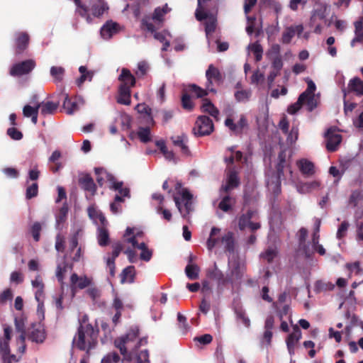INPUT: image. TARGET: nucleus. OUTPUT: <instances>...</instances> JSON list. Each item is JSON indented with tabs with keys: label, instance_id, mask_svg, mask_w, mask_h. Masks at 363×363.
Listing matches in <instances>:
<instances>
[{
	"label": "nucleus",
	"instance_id": "35",
	"mask_svg": "<svg viewBox=\"0 0 363 363\" xmlns=\"http://www.w3.org/2000/svg\"><path fill=\"white\" fill-rule=\"evenodd\" d=\"M200 268L196 264H188L185 268V273L191 280H196L199 278Z\"/></svg>",
	"mask_w": 363,
	"mask_h": 363
},
{
	"label": "nucleus",
	"instance_id": "16",
	"mask_svg": "<svg viewBox=\"0 0 363 363\" xmlns=\"http://www.w3.org/2000/svg\"><path fill=\"white\" fill-rule=\"evenodd\" d=\"M206 275L210 279L216 280L218 286H225L230 281V279H228V276L225 277L223 273L218 269L216 264L213 269L207 270Z\"/></svg>",
	"mask_w": 363,
	"mask_h": 363
},
{
	"label": "nucleus",
	"instance_id": "18",
	"mask_svg": "<svg viewBox=\"0 0 363 363\" xmlns=\"http://www.w3.org/2000/svg\"><path fill=\"white\" fill-rule=\"evenodd\" d=\"M245 272V266L241 265L238 262L234 263L230 274L228 275V279H230L229 284L240 283Z\"/></svg>",
	"mask_w": 363,
	"mask_h": 363
},
{
	"label": "nucleus",
	"instance_id": "8",
	"mask_svg": "<svg viewBox=\"0 0 363 363\" xmlns=\"http://www.w3.org/2000/svg\"><path fill=\"white\" fill-rule=\"evenodd\" d=\"M35 61L33 59L26 60L13 64L9 70L12 77H21L30 73L35 67Z\"/></svg>",
	"mask_w": 363,
	"mask_h": 363
},
{
	"label": "nucleus",
	"instance_id": "17",
	"mask_svg": "<svg viewBox=\"0 0 363 363\" xmlns=\"http://www.w3.org/2000/svg\"><path fill=\"white\" fill-rule=\"evenodd\" d=\"M173 145L180 149L181 153L186 157L191 155V151L188 146V137L182 134L171 138Z\"/></svg>",
	"mask_w": 363,
	"mask_h": 363
},
{
	"label": "nucleus",
	"instance_id": "12",
	"mask_svg": "<svg viewBox=\"0 0 363 363\" xmlns=\"http://www.w3.org/2000/svg\"><path fill=\"white\" fill-rule=\"evenodd\" d=\"M30 37L26 32H18L15 35L14 53L18 56L27 50L29 45Z\"/></svg>",
	"mask_w": 363,
	"mask_h": 363
},
{
	"label": "nucleus",
	"instance_id": "28",
	"mask_svg": "<svg viewBox=\"0 0 363 363\" xmlns=\"http://www.w3.org/2000/svg\"><path fill=\"white\" fill-rule=\"evenodd\" d=\"M348 89L350 91L354 92L357 95L363 96V81L358 77L352 79L349 82Z\"/></svg>",
	"mask_w": 363,
	"mask_h": 363
},
{
	"label": "nucleus",
	"instance_id": "23",
	"mask_svg": "<svg viewBox=\"0 0 363 363\" xmlns=\"http://www.w3.org/2000/svg\"><path fill=\"white\" fill-rule=\"evenodd\" d=\"M118 24L111 21H107L101 29V34L104 38H110L118 29Z\"/></svg>",
	"mask_w": 363,
	"mask_h": 363
},
{
	"label": "nucleus",
	"instance_id": "30",
	"mask_svg": "<svg viewBox=\"0 0 363 363\" xmlns=\"http://www.w3.org/2000/svg\"><path fill=\"white\" fill-rule=\"evenodd\" d=\"M109 7L106 1L98 2L91 6V14L93 16L100 18L108 10Z\"/></svg>",
	"mask_w": 363,
	"mask_h": 363
},
{
	"label": "nucleus",
	"instance_id": "26",
	"mask_svg": "<svg viewBox=\"0 0 363 363\" xmlns=\"http://www.w3.org/2000/svg\"><path fill=\"white\" fill-rule=\"evenodd\" d=\"M130 94V89L118 86L117 102L120 104L129 105L131 102Z\"/></svg>",
	"mask_w": 363,
	"mask_h": 363
},
{
	"label": "nucleus",
	"instance_id": "10",
	"mask_svg": "<svg viewBox=\"0 0 363 363\" xmlns=\"http://www.w3.org/2000/svg\"><path fill=\"white\" fill-rule=\"evenodd\" d=\"M139 335V328L137 326L130 328L127 334L115 340V345L119 349L122 354L127 352L126 345L130 342H134Z\"/></svg>",
	"mask_w": 363,
	"mask_h": 363
},
{
	"label": "nucleus",
	"instance_id": "64",
	"mask_svg": "<svg viewBox=\"0 0 363 363\" xmlns=\"http://www.w3.org/2000/svg\"><path fill=\"white\" fill-rule=\"evenodd\" d=\"M216 28V21L214 18L210 19L205 24V31L206 34L213 33Z\"/></svg>",
	"mask_w": 363,
	"mask_h": 363
},
{
	"label": "nucleus",
	"instance_id": "2",
	"mask_svg": "<svg viewBox=\"0 0 363 363\" xmlns=\"http://www.w3.org/2000/svg\"><path fill=\"white\" fill-rule=\"evenodd\" d=\"M98 335L99 330L94 329L91 324L80 325L72 343L79 350L88 352L97 344Z\"/></svg>",
	"mask_w": 363,
	"mask_h": 363
},
{
	"label": "nucleus",
	"instance_id": "54",
	"mask_svg": "<svg viewBox=\"0 0 363 363\" xmlns=\"http://www.w3.org/2000/svg\"><path fill=\"white\" fill-rule=\"evenodd\" d=\"M113 252L111 256L108 257L107 259L116 261V259L119 256L123 250V245L120 242H117L113 245Z\"/></svg>",
	"mask_w": 363,
	"mask_h": 363
},
{
	"label": "nucleus",
	"instance_id": "41",
	"mask_svg": "<svg viewBox=\"0 0 363 363\" xmlns=\"http://www.w3.org/2000/svg\"><path fill=\"white\" fill-rule=\"evenodd\" d=\"M89 7L86 4L75 9V13L79 14L81 17L84 18L88 23H92V18L89 14Z\"/></svg>",
	"mask_w": 363,
	"mask_h": 363
},
{
	"label": "nucleus",
	"instance_id": "46",
	"mask_svg": "<svg viewBox=\"0 0 363 363\" xmlns=\"http://www.w3.org/2000/svg\"><path fill=\"white\" fill-rule=\"evenodd\" d=\"M38 194V184L37 182L33 183L31 185L27 186L26 191V198L31 199Z\"/></svg>",
	"mask_w": 363,
	"mask_h": 363
},
{
	"label": "nucleus",
	"instance_id": "24",
	"mask_svg": "<svg viewBox=\"0 0 363 363\" xmlns=\"http://www.w3.org/2000/svg\"><path fill=\"white\" fill-rule=\"evenodd\" d=\"M221 242L224 245L225 250L233 253L235 250V240L233 233L228 232L220 239Z\"/></svg>",
	"mask_w": 363,
	"mask_h": 363
},
{
	"label": "nucleus",
	"instance_id": "47",
	"mask_svg": "<svg viewBox=\"0 0 363 363\" xmlns=\"http://www.w3.org/2000/svg\"><path fill=\"white\" fill-rule=\"evenodd\" d=\"M68 206L67 203H64L63 206L60 208L59 213L56 216V222L57 225L65 221L67 213H68Z\"/></svg>",
	"mask_w": 363,
	"mask_h": 363
},
{
	"label": "nucleus",
	"instance_id": "40",
	"mask_svg": "<svg viewBox=\"0 0 363 363\" xmlns=\"http://www.w3.org/2000/svg\"><path fill=\"white\" fill-rule=\"evenodd\" d=\"M138 136L142 143H147L151 140L150 129L148 127H140L138 131Z\"/></svg>",
	"mask_w": 363,
	"mask_h": 363
},
{
	"label": "nucleus",
	"instance_id": "49",
	"mask_svg": "<svg viewBox=\"0 0 363 363\" xmlns=\"http://www.w3.org/2000/svg\"><path fill=\"white\" fill-rule=\"evenodd\" d=\"M182 106L184 109L187 111H191L193 109L194 104L191 101L190 95L188 93H183L182 96Z\"/></svg>",
	"mask_w": 363,
	"mask_h": 363
},
{
	"label": "nucleus",
	"instance_id": "48",
	"mask_svg": "<svg viewBox=\"0 0 363 363\" xmlns=\"http://www.w3.org/2000/svg\"><path fill=\"white\" fill-rule=\"evenodd\" d=\"M250 49L255 55L256 62H259L262 58V47L260 44L255 43L250 45Z\"/></svg>",
	"mask_w": 363,
	"mask_h": 363
},
{
	"label": "nucleus",
	"instance_id": "14",
	"mask_svg": "<svg viewBox=\"0 0 363 363\" xmlns=\"http://www.w3.org/2000/svg\"><path fill=\"white\" fill-rule=\"evenodd\" d=\"M121 82L119 86L131 89L135 85L136 79L135 76L127 68H123L118 78Z\"/></svg>",
	"mask_w": 363,
	"mask_h": 363
},
{
	"label": "nucleus",
	"instance_id": "38",
	"mask_svg": "<svg viewBox=\"0 0 363 363\" xmlns=\"http://www.w3.org/2000/svg\"><path fill=\"white\" fill-rule=\"evenodd\" d=\"M123 182H116L113 180L110 188L116 191H118L121 196L124 197H130V189L128 187L123 188Z\"/></svg>",
	"mask_w": 363,
	"mask_h": 363
},
{
	"label": "nucleus",
	"instance_id": "51",
	"mask_svg": "<svg viewBox=\"0 0 363 363\" xmlns=\"http://www.w3.org/2000/svg\"><path fill=\"white\" fill-rule=\"evenodd\" d=\"M320 224H321L320 219L315 218V220H314V231L312 235L311 239H312V242L314 243H316V244L319 242V239H320L319 231H320Z\"/></svg>",
	"mask_w": 363,
	"mask_h": 363
},
{
	"label": "nucleus",
	"instance_id": "5",
	"mask_svg": "<svg viewBox=\"0 0 363 363\" xmlns=\"http://www.w3.org/2000/svg\"><path fill=\"white\" fill-rule=\"evenodd\" d=\"M226 182L220 186V192L228 194L231 190L238 188L240 184L239 169L237 167H229L225 170Z\"/></svg>",
	"mask_w": 363,
	"mask_h": 363
},
{
	"label": "nucleus",
	"instance_id": "61",
	"mask_svg": "<svg viewBox=\"0 0 363 363\" xmlns=\"http://www.w3.org/2000/svg\"><path fill=\"white\" fill-rule=\"evenodd\" d=\"M295 332H292L286 340V345L290 354H294L295 350Z\"/></svg>",
	"mask_w": 363,
	"mask_h": 363
},
{
	"label": "nucleus",
	"instance_id": "52",
	"mask_svg": "<svg viewBox=\"0 0 363 363\" xmlns=\"http://www.w3.org/2000/svg\"><path fill=\"white\" fill-rule=\"evenodd\" d=\"M295 35V28L293 26L287 28L282 34L281 42L289 43Z\"/></svg>",
	"mask_w": 363,
	"mask_h": 363
},
{
	"label": "nucleus",
	"instance_id": "50",
	"mask_svg": "<svg viewBox=\"0 0 363 363\" xmlns=\"http://www.w3.org/2000/svg\"><path fill=\"white\" fill-rule=\"evenodd\" d=\"M235 314L237 318L240 319L245 327L249 328L250 326V320L246 315L244 310L242 308L236 309Z\"/></svg>",
	"mask_w": 363,
	"mask_h": 363
},
{
	"label": "nucleus",
	"instance_id": "25",
	"mask_svg": "<svg viewBox=\"0 0 363 363\" xmlns=\"http://www.w3.org/2000/svg\"><path fill=\"white\" fill-rule=\"evenodd\" d=\"M255 211L251 209L247 210L245 213L242 214L238 220V227L240 230H245L251 223V219L255 214Z\"/></svg>",
	"mask_w": 363,
	"mask_h": 363
},
{
	"label": "nucleus",
	"instance_id": "39",
	"mask_svg": "<svg viewBox=\"0 0 363 363\" xmlns=\"http://www.w3.org/2000/svg\"><path fill=\"white\" fill-rule=\"evenodd\" d=\"M189 93L194 94L197 98H203L208 95V91L202 89L195 84H189L188 86Z\"/></svg>",
	"mask_w": 363,
	"mask_h": 363
},
{
	"label": "nucleus",
	"instance_id": "34",
	"mask_svg": "<svg viewBox=\"0 0 363 363\" xmlns=\"http://www.w3.org/2000/svg\"><path fill=\"white\" fill-rule=\"evenodd\" d=\"M65 72V70L62 67L52 66L50 68V75L55 84H58L63 80Z\"/></svg>",
	"mask_w": 363,
	"mask_h": 363
},
{
	"label": "nucleus",
	"instance_id": "36",
	"mask_svg": "<svg viewBox=\"0 0 363 363\" xmlns=\"http://www.w3.org/2000/svg\"><path fill=\"white\" fill-rule=\"evenodd\" d=\"M97 240L99 245L101 247L107 246L109 244V233L106 228H99Z\"/></svg>",
	"mask_w": 363,
	"mask_h": 363
},
{
	"label": "nucleus",
	"instance_id": "32",
	"mask_svg": "<svg viewBox=\"0 0 363 363\" xmlns=\"http://www.w3.org/2000/svg\"><path fill=\"white\" fill-rule=\"evenodd\" d=\"M40 113L43 116L53 114L59 106V103H54L52 101H47L45 103H40Z\"/></svg>",
	"mask_w": 363,
	"mask_h": 363
},
{
	"label": "nucleus",
	"instance_id": "29",
	"mask_svg": "<svg viewBox=\"0 0 363 363\" xmlns=\"http://www.w3.org/2000/svg\"><path fill=\"white\" fill-rule=\"evenodd\" d=\"M201 110L203 113H207L214 118H218L219 115L218 109L211 103L208 99H203Z\"/></svg>",
	"mask_w": 363,
	"mask_h": 363
},
{
	"label": "nucleus",
	"instance_id": "53",
	"mask_svg": "<svg viewBox=\"0 0 363 363\" xmlns=\"http://www.w3.org/2000/svg\"><path fill=\"white\" fill-rule=\"evenodd\" d=\"M42 226L39 222H35L30 229V233L35 242L39 241Z\"/></svg>",
	"mask_w": 363,
	"mask_h": 363
},
{
	"label": "nucleus",
	"instance_id": "13",
	"mask_svg": "<svg viewBox=\"0 0 363 363\" xmlns=\"http://www.w3.org/2000/svg\"><path fill=\"white\" fill-rule=\"evenodd\" d=\"M46 337L44 326L40 323H33L28 330V338L32 342L42 343Z\"/></svg>",
	"mask_w": 363,
	"mask_h": 363
},
{
	"label": "nucleus",
	"instance_id": "7",
	"mask_svg": "<svg viewBox=\"0 0 363 363\" xmlns=\"http://www.w3.org/2000/svg\"><path fill=\"white\" fill-rule=\"evenodd\" d=\"M181 195L182 199L184 203V211H183V208L181 206L180 200L177 196H174V201L175 202L176 206L177 207L179 211L181 213L182 217L186 218L194 211L192 201L193 195L186 189H182Z\"/></svg>",
	"mask_w": 363,
	"mask_h": 363
},
{
	"label": "nucleus",
	"instance_id": "19",
	"mask_svg": "<svg viewBox=\"0 0 363 363\" xmlns=\"http://www.w3.org/2000/svg\"><path fill=\"white\" fill-rule=\"evenodd\" d=\"M79 184L82 189L91 194V196H94L96 193V185L94 182L92 177L86 174L79 179Z\"/></svg>",
	"mask_w": 363,
	"mask_h": 363
},
{
	"label": "nucleus",
	"instance_id": "33",
	"mask_svg": "<svg viewBox=\"0 0 363 363\" xmlns=\"http://www.w3.org/2000/svg\"><path fill=\"white\" fill-rule=\"evenodd\" d=\"M79 72H80L81 76L76 81L78 86H80L86 80L91 81L92 79L94 73L88 71L85 66H80Z\"/></svg>",
	"mask_w": 363,
	"mask_h": 363
},
{
	"label": "nucleus",
	"instance_id": "62",
	"mask_svg": "<svg viewBox=\"0 0 363 363\" xmlns=\"http://www.w3.org/2000/svg\"><path fill=\"white\" fill-rule=\"evenodd\" d=\"M65 238L63 236L60 235H57L56 236V240H55V249L57 252H64L65 249Z\"/></svg>",
	"mask_w": 363,
	"mask_h": 363
},
{
	"label": "nucleus",
	"instance_id": "6",
	"mask_svg": "<svg viewBox=\"0 0 363 363\" xmlns=\"http://www.w3.org/2000/svg\"><path fill=\"white\" fill-rule=\"evenodd\" d=\"M214 130L213 121L206 116H200L197 118L193 128V133L197 137L210 135Z\"/></svg>",
	"mask_w": 363,
	"mask_h": 363
},
{
	"label": "nucleus",
	"instance_id": "11",
	"mask_svg": "<svg viewBox=\"0 0 363 363\" xmlns=\"http://www.w3.org/2000/svg\"><path fill=\"white\" fill-rule=\"evenodd\" d=\"M206 77L207 79V90L211 92H216V89L213 88V84H219L222 82L223 77L221 72L217 67L211 64L206 71Z\"/></svg>",
	"mask_w": 363,
	"mask_h": 363
},
{
	"label": "nucleus",
	"instance_id": "22",
	"mask_svg": "<svg viewBox=\"0 0 363 363\" xmlns=\"http://www.w3.org/2000/svg\"><path fill=\"white\" fill-rule=\"evenodd\" d=\"M299 170L305 177H311L315 174V167L312 162L307 159H301L298 162Z\"/></svg>",
	"mask_w": 363,
	"mask_h": 363
},
{
	"label": "nucleus",
	"instance_id": "27",
	"mask_svg": "<svg viewBox=\"0 0 363 363\" xmlns=\"http://www.w3.org/2000/svg\"><path fill=\"white\" fill-rule=\"evenodd\" d=\"M220 232V229L217 227L211 228L209 238L206 241V247L209 251H211L218 243L220 238L216 236Z\"/></svg>",
	"mask_w": 363,
	"mask_h": 363
},
{
	"label": "nucleus",
	"instance_id": "31",
	"mask_svg": "<svg viewBox=\"0 0 363 363\" xmlns=\"http://www.w3.org/2000/svg\"><path fill=\"white\" fill-rule=\"evenodd\" d=\"M135 276V269L134 266H128L125 267L121 272V283L126 281L133 283Z\"/></svg>",
	"mask_w": 363,
	"mask_h": 363
},
{
	"label": "nucleus",
	"instance_id": "60",
	"mask_svg": "<svg viewBox=\"0 0 363 363\" xmlns=\"http://www.w3.org/2000/svg\"><path fill=\"white\" fill-rule=\"evenodd\" d=\"M206 9V4H203L201 7L198 5V7L195 12L196 18L201 21L208 18V14L204 11Z\"/></svg>",
	"mask_w": 363,
	"mask_h": 363
},
{
	"label": "nucleus",
	"instance_id": "3",
	"mask_svg": "<svg viewBox=\"0 0 363 363\" xmlns=\"http://www.w3.org/2000/svg\"><path fill=\"white\" fill-rule=\"evenodd\" d=\"M308 87L298 97L296 101V112L301 106H305L308 111H313L319 103V94H315V84L310 79L306 80Z\"/></svg>",
	"mask_w": 363,
	"mask_h": 363
},
{
	"label": "nucleus",
	"instance_id": "44",
	"mask_svg": "<svg viewBox=\"0 0 363 363\" xmlns=\"http://www.w3.org/2000/svg\"><path fill=\"white\" fill-rule=\"evenodd\" d=\"M277 252L276 249L272 247L267 248L264 252L261 253L260 257L267 260L268 263L272 262L274 259L277 257Z\"/></svg>",
	"mask_w": 363,
	"mask_h": 363
},
{
	"label": "nucleus",
	"instance_id": "9",
	"mask_svg": "<svg viewBox=\"0 0 363 363\" xmlns=\"http://www.w3.org/2000/svg\"><path fill=\"white\" fill-rule=\"evenodd\" d=\"M326 142V148L329 152H335L337 150L342 141V135L339 129L335 127L329 128L324 134Z\"/></svg>",
	"mask_w": 363,
	"mask_h": 363
},
{
	"label": "nucleus",
	"instance_id": "45",
	"mask_svg": "<svg viewBox=\"0 0 363 363\" xmlns=\"http://www.w3.org/2000/svg\"><path fill=\"white\" fill-rule=\"evenodd\" d=\"M149 65L145 61H141L138 64V69L135 71V75L138 78H143L148 72Z\"/></svg>",
	"mask_w": 363,
	"mask_h": 363
},
{
	"label": "nucleus",
	"instance_id": "55",
	"mask_svg": "<svg viewBox=\"0 0 363 363\" xmlns=\"http://www.w3.org/2000/svg\"><path fill=\"white\" fill-rule=\"evenodd\" d=\"M13 294L11 289H5L2 293L0 294V304L4 305L7 301H11Z\"/></svg>",
	"mask_w": 363,
	"mask_h": 363
},
{
	"label": "nucleus",
	"instance_id": "4",
	"mask_svg": "<svg viewBox=\"0 0 363 363\" xmlns=\"http://www.w3.org/2000/svg\"><path fill=\"white\" fill-rule=\"evenodd\" d=\"M169 11L167 4H165L162 8L157 7L152 14V16H145L141 20L140 28L144 30H147L150 33L156 30V27L152 23V21H157L161 24L164 21V16Z\"/></svg>",
	"mask_w": 363,
	"mask_h": 363
},
{
	"label": "nucleus",
	"instance_id": "42",
	"mask_svg": "<svg viewBox=\"0 0 363 363\" xmlns=\"http://www.w3.org/2000/svg\"><path fill=\"white\" fill-rule=\"evenodd\" d=\"M41 104L37 102L35 107L30 105H26L23 108V114L26 118H30L33 115L38 113Z\"/></svg>",
	"mask_w": 363,
	"mask_h": 363
},
{
	"label": "nucleus",
	"instance_id": "37",
	"mask_svg": "<svg viewBox=\"0 0 363 363\" xmlns=\"http://www.w3.org/2000/svg\"><path fill=\"white\" fill-rule=\"evenodd\" d=\"M63 108L66 110L67 114H72L78 109V105L75 101H72L67 94L65 95L63 102Z\"/></svg>",
	"mask_w": 363,
	"mask_h": 363
},
{
	"label": "nucleus",
	"instance_id": "1",
	"mask_svg": "<svg viewBox=\"0 0 363 363\" xmlns=\"http://www.w3.org/2000/svg\"><path fill=\"white\" fill-rule=\"evenodd\" d=\"M308 230L301 228L298 230V245L296 246V265L299 269H303V277L305 279L310 275V271L312 267L316 264V260L314 259V251H317L320 255L325 254V250L319 242L316 244L307 240Z\"/></svg>",
	"mask_w": 363,
	"mask_h": 363
},
{
	"label": "nucleus",
	"instance_id": "56",
	"mask_svg": "<svg viewBox=\"0 0 363 363\" xmlns=\"http://www.w3.org/2000/svg\"><path fill=\"white\" fill-rule=\"evenodd\" d=\"M251 93L250 91L240 90L235 93V98L238 101H247L250 99Z\"/></svg>",
	"mask_w": 363,
	"mask_h": 363
},
{
	"label": "nucleus",
	"instance_id": "58",
	"mask_svg": "<svg viewBox=\"0 0 363 363\" xmlns=\"http://www.w3.org/2000/svg\"><path fill=\"white\" fill-rule=\"evenodd\" d=\"M10 352L9 341L0 337V353L1 357L9 355Z\"/></svg>",
	"mask_w": 363,
	"mask_h": 363
},
{
	"label": "nucleus",
	"instance_id": "21",
	"mask_svg": "<svg viewBox=\"0 0 363 363\" xmlns=\"http://www.w3.org/2000/svg\"><path fill=\"white\" fill-rule=\"evenodd\" d=\"M94 172L96 175V182L99 186H102L104 184L105 179L109 182L111 184L115 179V177L108 173L105 169L102 167L94 168Z\"/></svg>",
	"mask_w": 363,
	"mask_h": 363
},
{
	"label": "nucleus",
	"instance_id": "59",
	"mask_svg": "<svg viewBox=\"0 0 363 363\" xmlns=\"http://www.w3.org/2000/svg\"><path fill=\"white\" fill-rule=\"evenodd\" d=\"M119 360V355L116 352H113L104 357L101 360V363H118Z\"/></svg>",
	"mask_w": 363,
	"mask_h": 363
},
{
	"label": "nucleus",
	"instance_id": "57",
	"mask_svg": "<svg viewBox=\"0 0 363 363\" xmlns=\"http://www.w3.org/2000/svg\"><path fill=\"white\" fill-rule=\"evenodd\" d=\"M7 135L13 140H19L23 138V133L15 127L9 128L7 130Z\"/></svg>",
	"mask_w": 363,
	"mask_h": 363
},
{
	"label": "nucleus",
	"instance_id": "63",
	"mask_svg": "<svg viewBox=\"0 0 363 363\" xmlns=\"http://www.w3.org/2000/svg\"><path fill=\"white\" fill-rule=\"evenodd\" d=\"M23 276L20 272L15 271L11 274L10 280L16 284H21L23 281Z\"/></svg>",
	"mask_w": 363,
	"mask_h": 363
},
{
	"label": "nucleus",
	"instance_id": "15",
	"mask_svg": "<svg viewBox=\"0 0 363 363\" xmlns=\"http://www.w3.org/2000/svg\"><path fill=\"white\" fill-rule=\"evenodd\" d=\"M91 279L86 276L79 277L76 273H73L70 277V286L72 291L76 289H84L91 284Z\"/></svg>",
	"mask_w": 363,
	"mask_h": 363
},
{
	"label": "nucleus",
	"instance_id": "43",
	"mask_svg": "<svg viewBox=\"0 0 363 363\" xmlns=\"http://www.w3.org/2000/svg\"><path fill=\"white\" fill-rule=\"evenodd\" d=\"M232 200L233 198L230 196L225 195L220 201L218 204V208L224 212L229 211L232 208Z\"/></svg>",
	"mask_w": 363,
	"mask_h": 363
},
{
	"label": "nucleus",
	"instance_id": "20",
	"mask_svg": "<svg viewBox=\"0 0 363 363\" xmlns=\"http://www.w3.org/2000/svg\"><path fill=\"white\" fill-rule=\"evenodd\" d=\"M320 188V182L314 180L308 182H298L296 184V191L300 194H310Z\"/></svg>",
	"mask_w": 363,
	"mask_h": 363
}]
</instances>
